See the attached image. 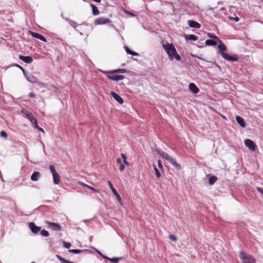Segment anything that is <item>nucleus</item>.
<instances>
[{"instance_id": "1", "label": "nucleus", "mask_w": 263, "mask_h": 263, "mask_svg": "<svg viewBox=\"0 0 263 263\" xmlns=\"http://www.w3.org/2000/svg\"><path fill=\"white\" fill-rule=\"evenodd\" d=\"M162 47L167 53L169 59L172 61L175 58L177 61L181 60L180 56L178 54L174 45L172 43L167 42L163 43Z\"/></svg>"}, {"instance_id": "2", "label": "nucleus", "mask_w": 263, "mask_h": 263, "mask_svg": "<svg viewBox=\"0 0 263 263\" xmlns=\"http://www.w3.org/2000/svg\"><path fill=\"white\" fill-rule=\"evenodd\" d=\"M218 48L219 49V53L224 59L232 62L237 61L238 60L237 58L232 57L224 53V51L227 50V47L221 41V42H218Z\"/></svg>"}, {"instance_id": "3", "label": "nucleus", "mask_w": 263, "mask_h": 263, "mask_svg": "<svg viewBox=\"0 0 263 263\" xmlns=\"http://www.w3.org/2000/svg\"><path fill=\"white\" fill-rule=\"evenodd\" d=\"M158 153L159 155L161 156V157L168 160L173 165L176 167L177 169H180L181 166L178 163H177V162H176L174 158L171 157L168 154L164 152L160 151H158Z\"/></svg>"}, {"instance_id": "4", "label": "nucleus", "mask_w": 263, "mask_h": 263, "mask_svg": "<svg viewBox=\"0 0 263 263\" xmlns=\"http://www.w3.org/2000/svg\"><path fill=\"white\" fill-rule=\"evenodd\" d=\"M103 72L105 76L110 80L118 81L124 79V76L123 75L115 74L116 72H114V70L105 71Z\"/></svg>"}, {"instance_id": "5", "label": "nucleus", "mask_w": 263, "mask_h": 263, "mask_svg": "<svg viewBox=\"0 0 263 263\" xmlns=\"http://www.w3.org/2000/svg\"><path fill=\"white\" fill-rule=\"evenodd\" d=\"M49 169L52 173L53 183L54 184H58L61 181L59 174L57 172L55 167L53 165H50L49 166Z\"/></svg>"}, {"instance_id": "6", "label": "nucleus", "mask_w": 263, "mask_h": 263, "mask_svg": "<svg viewBox=\"0 0 263 263\" xmlns=\"http://www.w3.org/2000/svg\"><path fill=\"white\" fill-rule=\"evenodd\" d=\"M239 255L243 263H255V260L252 256L246 254L243 252H240Z\"/></svg>"}, {"instance_id": "7", "label": "nucleus", "mask_w": 263, "mask_h": 263, "mask_svg": "<svg viewBox=\"0 0 263 263\" xmlns=\"http://www.w3.org/2000/svg\"><path fill=\"white\" fill-rule=\"evenodd\" d=\"M245 144L251 151L254 152L256 150V146L253 141L250 139H246Z\"/></svg>"}, {"instance_id": "8", "label": "nucleus", "mask_w": 263, "mask_h": 263, "mask_svg": "<svg viewBox=\"0 0 263 263\" xmlns=\"http://www.w3.org/2000/svg\"><path fill=\"white\" fill-rule=\"evenodd\" d=\"M111 23V21L107 18L99 17L95 21V24L96 25H103Z\"/></svg>"}, {"instance_id": "9", "label": "nucleus", "mask_w": 263, "mask_h": 263, "mask_svg": "<svg viewBox=\"0 0 263 263\" xmlns=\"http://www.w3.org/2000/svg\"><path fill=\"white\" fill-rule=\"evenodd\" d=\"M108 184H109V186L112 192V193L114 194V195H115V196L116 197L117 200L121 202V198L120 196V195L118 193V192H117V191L115 190V189L114 187V186H112V184L111 183L110 181H108Z\"/></svg>"}, {"instance_id": "10", "label": "nucleus", "mask_w": 263, "mask_h": 263, "mask_svg": "<svg viewBox=\"0 0 263 263\" xmlns=\"http://www.w3.org/2000/svg\"><path fill=\"white\" fill-rule=\"evenodd\" d=\"M18 58L20 60L26 63L29 64L32 63L33 61V59L30 56H24L22 55H19Z\"/></svg>"}, {"instance_id": "11", "label": "nucleus", "mask_w": 263, "mask_h": 263, "mask_svg": "<svg viewBox=\"0 0 263 263\" xmlns=\"http://www.w3.org/2000/svg\"><path fill=\"white\" fill-rule=\"evenodd\" d=\"M189 89L195 94L197 93L199 91V88L193 83H191L189 84Z\"/></svg>"}, {"instance_id": "12", "label": "nucleus", "mask_w": 263, "mask_h": 263, "mask_svg": "<svg viewBox=\"0 0 263 263\" xmlns=\"http://www.w3.org/2000/svg\"><path fill=\"white\" fill-rule=\"evenodd\" d=\"M29 227L31 231L34 233H36L39 232L41 230L40 228L36 226L33 222L30 223Z\"/></svg>"}, {"instance_id": "13", "label": "nucleus", "mask_w": 263, "mask_h": 263, "mask_svg": "<svg viewBox=\"0 0 263 263\" xmlns=\"http://www.w3.org/2000/svg\"><path fill=\"white\" fill-rule=\"evenodd\" d=\"M188 24L191 27H192V28L198 29V28H200L201 27V25L200 24H199L198 23H197L196 21H192V20L189 21Z\"/></svg>"}, {"instance_id": "14", "label": "nucleus", "mask_w": 263, "mask_h": 263, "mask_svg": "<svg viewBox=\"0 0 263 263\" xmlns=\"http://www.w3.org/2000/svg\"><path fill=\"white\" fill-rule=\"evenodd\" d=\"M111 96L114 98V99L120 104H122L123 103L122 98L116 92H111Z\"/></svg>"}, {"instance_id": "15", "label": "nucleus", "mask_w": 263, "mask_h": 263, "mask_svg": "<svg viewBox=\"0 0 263 263\" xmlns=\"http://www.w3.org/2000/svg\"><path fill=\"white\" fill-rule=\"evenodd\" d=\"M205 43L206 46H215L218 43V42L216 40H206Z\"/></svg>"}, {"instance_id": "16", "label": "nucleus", "mask_w": 263, "mask_h": 263, "mask_svg": "<svg viewBox=\"0 0 263 263\" xmlns=\"http://www.w3.org/2000/svg\"><path fill=\"white\" fill-rule=\"evenodd\" d=\"M49 226L51 228V229L53 230H58L60 231L61 229V227L60 224L55 223H49Z\"/></svg>"}, {"instance_id": "17", "label": "nucleus", "mask_w": 263, "mask_h": 263, "mask_svg": "<svg viewBox=\"0 0 263 263\" xmlns=\"http://www.w3.org/2000/svg\"><path fill=\"white\" fill-rule=\"evenodd\" d=\"M41 176V174L39 172H34L31 176V179L32 180V181H36L39 180V178Z\"/></svg>"}, {"instance_id": "18", "label": "nucleus", "mask_w": 263, "mask_h": 263, "mask_svg": "<svg viewBox=\"0 0 263 263\" xmlns=\"http://www.w3.org/2000/svg\"><path fill=\"white\" fill-rule=\"evenodd\" d=\"M236 121L238 122V123L242 127H245L246 126V124L244 120L240 116H237L236 117Z\"/></svg>"}, {"instance_id": "19", "label": "nucleus", "mask_w": 263, "mask_h": 263, "mask_svg": "<svg viewBox=\"0 0 263 263\" xmlns=\"http://www.w3.org/2000/svg\"><path fill=\"white\" fill-rule=\"evenodd\" d=\"M79 184H80V185H81L82 186H84V187H86V188H87V189H88L90 190H91V191H92L93 192H95V193H96V192H99V191L97 190H96V189H95V188H93V187H91V186H89V185H87V184H85V183H83V182H80V183H79Z\"/></svg>"}, {"instance_id": "20", "label": "nucleus", "mask_w": 263, "mask_h": 263, "mask_svg": "<svg viewBox=\"0 0 263 263\" xmlns=\"http://www.w3.org/2000/svg\"><path fill=\"white\" fill-rule=\"evenodd\" d=\"M91 7H92V14L94 15H97L99 14V11L98 10V8L97 6L94 5L93 4H91Z\"/></svg>"}, {"instance_id": "21", "label": "nucleus", "mask_w": 263, "mask_h": 263, "mask_svg": "<svg viewBox=\"0 0 263 263\" xmlns=\"http://www.w3.org/2000/svg\"><path fill=\"white\" fill-rule=\"evenodd\" d=\"M27 79L28 81H29V82H30L32 83H36L37 81V78L32 75L28 76L27 78Z\"/></svg>"}, {"instance_id": "22", "label": "nucleus", "mask_w": 263, "mask_h": 263, "mask_svg": "<svg viewBox=\"0 0 263 263\" xmlns=\"http://www.w3.org/2000/svg\"><path fill=\"white\" fill-rule=\"evenodd\" d=\"M125 50H126L127 53H128L129 54L133 55H136V56L139 55V54L138 53L133 51H131L128 48V47H127V46H125Z\"/></svg>"}, {"instance_id": "23", "label": "nucleus", "mask_w": 263, "mask_h": 263, "mask_svg": "<svg viewBox=\"0 0 263 263\" xmlns=\"http://www.w3.org/2000/svg\"><path fill=\"white\" fill-rule=\"evenodd\" d=\"M28 117V120L33 124H34V127L37 125L36 119L33 118V116H27Z\"/></svg>"}, {"instance_id": "24", "label": "nucleus", "mask_w": 263, "mask_h": 263, "mask_svg": "<svg viewBox=\"0 0 263 263\" xmlns=\"http://www.w3.org/2000/svg\"><path fill=\"white\" fill-rule=\"evenodd\" d=\"M186 38L189 40L194 41H196L198 39L197 36H196L195 35H193V34H190V35L186 36Z\"/></svg>"}, {"instance_id": "25", "label": "nucleus", "mask_w": 263, "mask_h": 263, "mask_svg": "<svg viewBox=\"0 0 263 263\" xmlns=\"http://www.w3.org/2000/svg\"><path fill=\"white\" fill-rule=\"evenodd\" d=\"M208 36L210 38L213 39V40H216L218 41V42H221V40H220V39L218 36H217L213 34L208 33Z\"/></svg>"}, {"instance_id": "26", "label": "nucleus", "mask_w": 263, "mask_h": 263, "mask_svg": "<svg viewBox=\"0 0 263 263\" xmlns=\"http://www.w3.org/2000/svg\"><path fill=\"white\" fill-rule=\"evenodd\" d=\"M121 156L123 159V163L126 165H129V162L127 161V157L124 154H121Z\"/></svg>"}, {"instance_id": "27", "label": "nucleus", "mask_w": 263, "mask_h": 263, "mask_svg": "<svg viewBox=\"0 0 263 263\" xmlns=\"http://www.w3.org/2000/svg\"><path fill=\"white\" fill-rule=\"evenodd\" d=\"M217 180V178L215 176L211 177L209 179V184L212 185Z\"/></svg>"}, {"instance_id": "28", "label": "nucleus", "mask_w": 263, "mask_h": 263, "mask_svg": "<svg viewBox=\"0 0 263 263\" xmlns=\"http://www.w3.org/2000/svg\"><path fill=\"white\" fill-rule=\"evenodd\" d=\"M154 168L155 175H156V176L157 177V178H160L161 174H160L158 169L155 166H154Z\"/></svg>"}, {"instance_id": "29", "label": "nucleus", "mask_w": 263, "mask_h": 263, "mask_svg": "<svg viewBox=\"0 0 263 263\" xmlns=\"http://www.w3.org/2000/svg\"><path fill=\"white\" fill-rule=\"evenodd\" d=\"M30 33L32 37H35L36 39H39V37L40 35V34L36 33V32H34L33 31H30Z\"/></svg>"}, {"instance_id": "30", "label": "nucleus", "mask_w": 263, "mask_h": 263, "mask_svg": "<svg viewBox=\"0 0 263 263\" xmlns=\"http://www.w3.org/2000/svg\"><path fill=\"white\" fill-rule=\"evenodd\" d=\"M107 258L108 260H109L110 261L115 262V263L118 262V261L120 260V258H118V257H114V258Z\"/></svg>"}, {"instance_id": "31", "label": "nucleus", "mask_w": 263, "mask_h": 263, "mask_svg": "<svg viewBox=\"0 0 263 263\" xmlns=\"http://www.w3.org/2000/svg\"><path fill=\"white\" fill-rule=\"evenodd\" d=\"M126 70L125 69H118L116 70H114V72H115L117 73H125L126 72Z\"/></svg>"}, {"instance_id": "32", "label": "nucleus", "mask_w": 263, "mask_h": 263, "mask_svg": "<svg viewBox=\"0 0 263 263\" xmlns=\"http://www.w3.org/2000/svg\"><path fill=\"white\" fill-rule=\"evenodd\" d=\"M41 234L42 236H45V237L48 236L49 235L48 232L45 230H43L41 231Z\"/></svg>"}, {"instance_id": "33", "label": "nucleus", "mask_w": 263, "mask_h": 263, "mask_svg": "<svg viewBox=\"0 0 263 263\" xmlns=\"http://www.w3.org/2000/svg\"><path fill=\"white\" fill-rule=\"evenodd\" d=\"M0 136L4 138H6L7 137V133L4 130L1 132Z\"/></svg>"}, {"instance_id": "34", "label": "nucleus", "mask_w": 263, "mask_h": 263, "mask_svg": "<svg viewBox=\"0 0 263 263\" xmlns=\"http://www.w3.org/2000/svg\"><path fill=\"white\" fill-rule=\"evenodd\" d=\"M70 252H72V253H76V254H78V253H79L80 252H81V251L80 250H77V249H72V250H70L69 251Z\"/></svg>"}, {"instance_id": "35", "label": "nucleus", "mask_w": 263, "mask_h": 263, "mask_svg": "<svg viewBox=\"0 0 263 263\" xmlns=\"http://www.w3.org/2000/svg\"><path fill=\"white\" fill-rule=\"evenodd\" d=\"M169 238H170V239H171V240H173L174 241H176L177 240L176 237L175 235H174L170 234L169 235Z\"/></svg>"}, {"instance_id": "36", "label": "nucleus", "mask_w": 263, "mask_h": 263, "mask_svg": "<svg viewBox=\"0 0 263 263\" xmlns=\"http://www.w3.org/2000/svg\"><path fill=\"white\" fill-rule=\"evenodd\" d=\"M63 245H64V247H65L66 248H68V249L70 248L71 247V244L69 242H64Z\"/></svg>"}, {"instance_id": "37", "label": "nucleus", "mask_w": 263, "mask_h": 263, "mask_svg": "<svg viewBox=\"0 0 263 263\" xmlns=\"http://www.w3.org/2000/svg\"><path fill=\"white\" fill-rule=\"evenodd\" d=\"M39 40L44 42H47V40L45 39V37H44L42 35L40 34L39 39Z\"/></svg>"}, {"instance_id": "38", "label": "nucleus", "mask_w": 263, "mask_h": 263, "mask_svg": "<svg viewBox=\"0 0 263 263\" xmlns=\"http://www.w3.org/2000/svg\"><path fill=\"white\" fill-rule=\"evenodd\" d=\"M158 165L159 168L160 170H163V166H162L161 162L160 160H158Z\"/></svg>"}, {"instance_id": "39", "label": "nucleus", "mask_w": 263, "mask_h": 263, "mask_svg": "<svg viewBox=\"0 0 263 263\" xmlns=\"http://www.w3.org/2000/svg\"><path fill=\"white\" fill-rule=\"evenodd\" d=\"M124 168H125V167H124V164L123 163L120 164V165L119 167L120 171H121V172L123 171V170H124Z\"/></svg>"}, {"instance_id": "40", "label": "nucleus", "mask_w": 263, "mask_h": 263, "mask_svg": "<svg viewBox=\"0 0 263 263\" xmlns=\"http://www.w3.org/2000/svg\"><path fill=\"white\" fill-rule=\"evenodd\" d=\"M70 25L74 28H76L78 26V24L75 22H71Z\"/></svg>"}, {"instance_id": "41", "label": "nucleus", "mask_w": 263, "mask_h": 263, "mask_svg": "<svg viewBox=\"0 0 263 263\" xmlns=\"http://www.w3.org/2000/svg\"><path fill=\"white\" fill-rule=\"evenodd\" d=\"M15 66L17 67H18V68L21 69L22 71L23 72V73H25V69L22 67H21V66H20L18 64H15L14 65Z\"/></svg>"}, {"instance_id": "42", "label": "nucleus", "mask_w": 263, "mask_h": 263, "mask_svg": "<svg viewBox=\"0 0 263 263\" xmlns=\"http://www.w3.org/2000/svg\"><path fill=\"white\" fill-rule=\"evenodd\" d=\"M35 127L36 128H37L39 131H40V132H42V133H45V132H44V130H43V129L42 128H41V127H40L38 126V125H37L36 126H35Z\"/></svg>"}, {"instance_id": "43", "label": "nucleus", "mask_w": 263, "mask_h": 263, "mask_svg": "<svg viewBox=\"0 0 263 263\" xmlns=\"http://www.w3.org/2000/svg\"><path fill=\"white\" fill-rule=\"evenodd\" d=\"M29 97L30 98H34L35 97V95L34 93L33 92H30L29 94Z\"/></svg>"}, {"instance_id": "44", "label": "nucleus", "mask_w": 263, "mask_h": 263, "mask_svg": "<svg viewBox=\"0 0 263 263\" xmlns=\"http://www.w3.org/2000/svg\"><path fill=\"white\" fill-rule=\"evenodd\" d=\"M117 163H120V164L122 163V162H121V160L120 158H118L117 159Z\"/></svg>"}, {"instance_id": "45", "label": "nucleus", "mask_w": 263, "mask_h": 263, "mask_svg": "<svg viewBox=\"0 0 263 263\" xmlns=\"http://www.w3.org/2000/svg\"><path fill=\"white\" fill-rule=\"evenodd\" d=\"M233 19L235 22H238L239 20V18L238 17H235Z\"/></svg>"}, {"instance_id": "46", "label": "nucleus", "mask_w": 263, "mask_h": 263, "mask_svg": "<svg viewBox=\"0 0 263 263\" xmlns=\"http://www.w3.org/2000/svg\"><path fill=\"white\" fill-rule=\"evenodd\" d=\"M94 1L97 2V3H100L101 2V0H94Z\"/></svg>"}, {"instance_id": "47", "label": "nucleus", "mask_w": 263, "mask_h": 263, "mask_svg": "<svg viewBox=\"0 0 263 263\" xmlns=\"http://www.w3.org/2000/svg\"><path fill=\"white\" fill-rule=\"evenodd\" d=\"M223 119H226L225 116H223Z\"/></svg>"}]
</instances>
